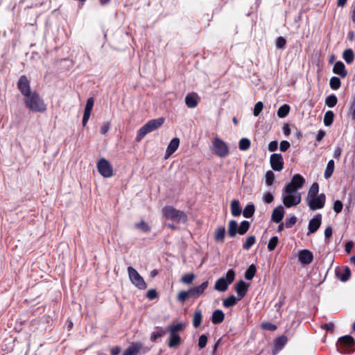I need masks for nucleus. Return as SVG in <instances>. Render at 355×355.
I'll return each mask as SVG.
<instances>
[{
	"label": "nucleus",
	"mask_w": 355,
	"mask_h": 355,
	"mask_svg": "<svg viewBox=\"0 0 355 355\" xmlns=\"http://www.w3.org/2000/svg\"><path fill=\"white\" fill-rule=\"evenodd\" d=\"M202 322V312L200 309H196L193 314V325L195 328L198 327Z\"/></svg>",
	"instance_id": "obj_35"
},
{
	"label": "nucleus",
	"mask_w": 355,
	"mask_h": 355,
	"mask_svg": "<svg viewBox=\"0 0 355 355\" xmlns=\"http://www.w3.org/2000/svg\"><path fill=\"white\" fill-rule=\"evenodd\" d=\"M164 216L169 220H173L176 223H185L187 221V214L178 209H176L173 206H165L162 209Z\"/></svg>",
	"instance_id": "obj_3"
},
{
	"label": "nucleus",
	"mask_w": 355,
	"mask_h": 355,
	"mask_svg": "<svg viewBox=\"0 0 355 355\" xmlns=\"http://www.w3.org/2000/svg\"><path fill=\"white\" fill-rule=\"evenodd\" d=\"M286 44V40L284 37L280 36L276 39L275 45L277 49H283Z\"/></svg>",
	"instance_id": "obj_53"
},
{
	"label": "nucleus",
	"mask_w": 355,
	"mask_h": 355,
	"mask_svg": "<svg viewBox=\"0 0 355 355\" xmlns=\"http://www.w3.org/2000/svg\"><path fill=\"white\" fill-rule=\"evenodd\" d=\"M351 275V271L349 267L345 266L343 271H336L337 277L343 282H347Z\"/></svg>",
	"instance_id": "obj_29"
},
{
	"label": "nucleus",
	"mask_w": 355,
	"mask_h": 355,
	"mask_svg": "<svg viewBox=\"0 0 355 355\" xmlns=\"http://www.w3.org/2000/svg\"><path fill=\"white\" fill-rule=\"evenodd\" d=\"M305 183V179L300 174H295L293 176L291 182L288 183L285 188V193L298 192L297 190L302 188Z\"/></svg>",
	"instance_id": "obj_6"
},
{
	"label": "nucleus",
	"mask_w": 355,
	"mask_h": 355,
	"mask_svg": "<svg viewBox=\"0 0 355 355\" xmlns=\"http://www.w3.org/2000/svg\"><path fill=\"white\" fill-rule=\"evenodd\" d=\"M209 282L207 281L202 282L200 286L193 287L189 290L191 297L197 298L204 293L205 289L208 287Z\"/></svg>",
	"instance_id": "obj_16"
},
{
	"label": "nucleus",
	"mask_w": 355,
	"mask_h": 355,
	"mask_svg": "<svg viewBox=\"0 0 355 355\" xmlns=\"http://www.w3.org/2000/svg\"><path fill=\"white\" fill-rule=\"evenodd\" d=\"M24 103L31 111L35 112L43 113L46 110V103L36 92L26 96Z\"/></svg>",
	"instance_id": "obj_1"
},
{
	"label": "nucleus",
	"mask_w": 355,
	"mask_h": 355,
	"mask_svg": "<svg viewBox=\"0 0 355 355\" xmlns=\"http://www.w3.org/2000/svg\"><path fill=\"white\" fill-rule=\"evenodd\" d=\"M291 146L290 143L288 141H282L280 143L279 149L282 152L286 151Z\"/></svg>",
	"instance_id": "obj_59"
},
{
	"label": "nucleus",
	"mask_w": 355,
	"mask_h": 355,
	"mask_svg": "<svg viewBox=\"0 0 355 355\" xmlns=\"http://www.w3.org/2000/svg\"><path fill=\"white\" fill-rule=\"evenodd\" d=\"M319 192V184L317 182H314L311 186L306 198H310L311 197L317 196Z\"/></svg>",
	"instance_id": "obj_37"
},
{
	"label": "nucleus",
	"mask_w": 355,
	"mask_h": 355,
	"mask_svg": "<svg viewBox=\"0 0 355 355\" xmlns=\"http://www.w3.org/2000/svg\"><path fill=\"white\" fill-rule=\"evenodd\" d=\"M297 222V218L295 216H291L285 220V227L286 228H291Z\"/></svg>",
	"instance_id": "obj_54"
},
{
	"label": "nucleus",
	"mask_w": 355,
	"mask_h": 355,
	"mask_svg": "<svg viewBox=\"0 0 355 355\" xmlns=\"http://www.w3.org/2000/svg\"><path fill=\"white\" fill-rule=\"evenodd\" d=\"M255 211V207L253 204H248L243 211V215L245 218H251Z\"/></svg>",
	"instance_id": "obj_32"
},
{
	"label": "nucleus",
	"mask_w": 355,
	"mask_h": 355,
	"mask_svg": "<svg viewBox=\"0 0 355 355\" xmlns=\"http://www.w3.org/2000/svg\"><path fill=\"white\" fill-rule=\"evenodd\" d=\"M256 238L254 236H250L246 239L245 242L243 245V248L244 250H249L251 247L255 243Z\"/></svg>",
	"instance_id": "obj_44"
},
{
	"label": "nucleus",
	"mask_w": 355,
	"mask_h": 355,
	"mask_svg": "<svg viewBox=\"0 0 355 355\" xmlns=\"http://www.w3.org/2000/svg\"><path fill=\"white\" fill-rule=\"evenodd\" d=\"M250 226V223L248 220H243L240 225H238V232L241 235L245 234L249 230Z\"/></svg>",
	"instance_id": "obj_40"
},
{
	"label": "nucleus",
	"mask_w": 355,
	"mask_h": 355,
	"mask_svg": "<svg viewBox=\"0 0 355 355\" xmlns=\"http://www.w3.org/2000/svg\"><path fill=\"white\" fill-rule=\"evenodd\" d=\"M313 259V253L309 250H302L299 252L298 260L304 265L310 264Z\"/></svg>",
	"instance_id": "obj_15"
},
{
	"label": "nucleus",
	"mask_w": 355,
	"mask_h": 355,
	"mask_svg": "<svg viewBox=\"0 0 355 355\" xmlns=\"http://www.w3.org/2000/svg\"><path fill=\"white\" fill-rule=\"evenodd\" d=\"M170 334L168 346L170 348L177 347L181 343V338L178 334L168 332Z\"/></svg>",
	"instance_id": "obj_23"
},
{
	"label": "nucleus",
	"mask_w": 355,
	"mask_h": 355,
	"mask_svg": "<svg viewBox=\"0 0 355 355\" xmlns=\"http://www.w3.org/2000/svg\"><path fill=\"white\" fill-rule=\"evenodd\" d=\"M17 88L24 96V98L33 92L31 89L30 80L26 76H21L17 82Z\"/></svg>",
	"instance_id": "obj_12"
},
{
	"label": "nucleus",
	"mask_w": 355,
	"mask_h": 355,
	"mask_svg": "<svg viewBox=\"0 0 355 355\" xmlns=\"http://www.w3.org/2000/svg\"><path fill=\"white\" fill-rule=\"evenodd\" d=\"M342 150L340 147H336L334 151V157L338 159L341 155Z\"/></svg>",
	"instance_id": "obj_63"
},
{
	"label": "nucleus",
	"mask_w": 355,
	"mask_h": 355,
	"mask_svg": "<svg viewBox=\"0 0 355 355\" xmlns=\"http://www.w3.org/2000/svg\"><path fill=\"white\" fill-rule=\"evenodd\" d=\"M184 328V324L182 322L178 323V324H172L169 325L167 328V331L168 332H173L175 334H178L179 331H181L183 330Z\"/></svg>",
	"instance_id": "obj_41"
},
{
	"label": "nucleus",
	"mask_w": 355,
	"mask_h": 355,
	"mask_svg": "<svg viewBox=\"0 0 355 355\" xmlns=\"http://www.w3.org/2000/svg\"><path fill=\"white\" fill-rule=\"evenodd\" d=\"M225 226L218 227L214 232V239L216 242L224 243L225 236Z\"/></svg>",
	"instance_id": "obj_26"
},
{
	"label": "nucleus",
	"mask_w": 355,
	"mask_h": 355,
	"mask_svg": "<svg viewBox=\"0 0 355 355\" xmlns=\"http://www.w3.org/2000/svg\"><path fill=\"white\" fill-rule=\"evenodd\" d=\"M265 177H266V184L268 185V186H271L273 184L274 180H275V174H274V173L272 171H268L266 173Z\"/></svg>",
	"instance_id": "obj_48"
},
{
	"label": "nucleus",
	"mask_w": 355,
	"mask_h": 355,
	"mask_svg": "<svg viewBox=\"0 0 355 355\" xmlns=\"http://www.w3.org/2000/svg\"><path fill=\"white\" fill-rule=\"evenodd\" d=\"M279 239L277 236H274L270 238L268 244V249L269 251H272L275 249L277 245Z\"/></svg>",
	"instance_id": "obj_46"
},
{
	"label": "nucleus",
	"mask_w": 355,
	"mask_h": 355,
	"mask_svg": "<svg viewBox=\"0 0 355 355\" xmlns=\"http://www.w3.org/2000/svg\"><path fill=\"white\" fill-rule=\"evenodd\" d=\"M90 115H91V113L84 112L83 121H82L83 126H85L86 124L87 123V121L89 119Z\"/></svg>",
	"instance_id": "obj_62"
},
{
	"label": "nucleus",
	"mask_w": 355,
	"mask_h": 355,
	"mask_svg": "<svg viewBox=\"0 0 355 355\" xmlns=\"http://www.w3.org/2000/svg\"><path fill=\"white\" fill-rule=\"evenodd\" d=\"M340 84H341V82H340V80L339 78H338L336 76H334V77L331 78L330 81H329V85L332 89H334V90L338 89L340 87Z\"/></svg>",
	"instance_id": "obj_45"
},
{
	"label": "nucleus",
	"mask_w": 355,
	"mask_h": 355,
	"mask_svg": "<svg viewBox=\"0 0 355 355\" xmlns=\"http://www.w3.org/2000/svg\"><path fill=\"white\" fill-rule=\"evenodd\" d=\"M306 202L311 210L315 211L322 209L325 205L326 196L324 193L319 196L306 198Z\"/></svg>",
	"instance_id": "obj_10"
},
{
	"label": "nucleus",
	"mask_w": 355,
	"mask_h": 355,
	"mask_svg": "<svg viewBox=\"0 0 355 355\" xmlns=\"http://www.w3.org/2000/svg\"><path fill=\"white\" fill-rule=\"evenodd\" d=\"M166 331L162 327H156V331H153L150 336V340L155 342L158 338L164 336Z\"/></svg>",
	"instance_id": "obj_34"
},
{
	"label": "nucleus",
	"mask_w": 355,
	"mask_h": 355,
	"mask_svg": "<svg viewBox=\"0 0 355 355\" xmlns=\"http://www.w3.org/2000/svg\"><path fill=\"white\" fill-rule=\"evenodd\" d=\"M189 297H191V294L189 293V290H188L187 291H180L178 295V300L180 302H184L187 299H188Z\"/></svg>",
	"instance_id": "obj_47"
},
{
	"label": "nucleus",
	"mask_w": 355,
	"mask_h": 355,
	"mask_svg": "<svg viewBox=\"0 0 355 355\" xmlns=\"http://www.w3.org/2000/svg\"><path fill=\"white\" fill-rule=\"evenodd\" d=\"M290 111V106L287 104L282 105L277 110V116L279 118L286 117Z\"/></svg>",
	"instance_id": "obj_39"
},
{
	"label": "nucleus",
	"mask_w": 355,
	"mask_h": 355,
	"mask_svg": "<svg viewBox=\"0 0 355 355\" xmlns=\"http://www.w3.org/2000/svg\"><path fill=\"white\" fill-rule=\"evenodd\" d=\"M185 103L189 108H194L198 105L197 94L196 93L189 94L185 97Z\"/></svg>",
	"instance_id": "obj_27"
},
{
	"label": "nucleus",
	"mask_w": 355,
	"mask_h": 355,
	"mask_svg": "<svg viewBox=\"0 0 355 355\" xmlns=\"http://www.w3.org/2000/svg\"><path fill=\"white\" fill-rule=\"evenodd\" d=\"M338 102V98L334 94L328 96L325 99V105L329 107H334Z\"/></svg>",
	"instance_id": "obj_42"
},
{
	"label": "nucleus",
	"mask_w": 355,
	"mask_h": 355,
	"mask_svg": "<svg viewBox=\"0 0 355 355\" xmlns=\"http://www.w3.org/2000/svg\"><path fill=\"white\" fill-rule=\"evenodd\" d=\"M322 223V215L320 214H316L312 219L310 220L308 225L307 235L315 233L320 227Z\"/></svg>",
	"instance_id": "obj_14"
},
{
	"label": "nucleus",
	"mask_w": 355,
	"mask_h": 355,
	"mask_svg": "<svg viewBox=\"0 0 355 355\" xmlns=\"http://www.w3.org/2000/svg\"><path fill=\"white\" fill-rule=\"evenodd\" d=\"M227 234L230 238L236 236L238 232V223L235 220H231L229 221L227 227Z\"/></svg>",
	"instance_id": "obj_28"
},
{
	"label": "nucleus",
	"mask_w": 355,
	"mask_h": 355,
	"mask_svg": "<svg viewBox=\"0 0 355 355\" xmlns=\"http://www.w3.org/2000/svg\"><path fill=\"white\" fill-rule=\"evenodd\" d=\"M278 143L277 141H270L268 144V150L270 152H274L277 149Z\"/></svg>",
	"instance_id": "obj_61"
},
{
	"label": "nucleus",
	"mask_w": 355,
	"mask_h": 355,
	"mask_svg": "<svg viewBox=\"0 0 355 355\" xmlns=\"http://www.w3.org/2000/svg\"><path fill=\"white\" fill-rule=\"evenodd\" d=\"M334 119V112L331 111V110H328L324 114V124L326 126H330L333 123Z\"/></svg>",
	"instance_id": "obj_38"
},
{
	"label": "nucleus",
	"mask_w": 355,
	"mask_h": 355,
	"mask_svg": "<svg viewBox=\"0 0 355 355\" xmlns=\"http://www.w3.org/2000/svg\"><path fill=\"white\" fill-rule=\"evenodd\" d=\"M238 301L239 298L237 299L234 295H232L223 300V305L225 308H230L234 306Z\"/></svg>",
	"instance_id": "obj_31"
},
{
	"label": "nucleus",
	"mask_w": 355,
	"mask_h": 355,
	"mask_svg": "<svg viewBox=\"0 0 355 355\" xmlns=\"http://www.w3.org/2000/svg\"><path fill=\"white\" fill-rule=\"evenodd\" d=\"M235 278V272L232 269H230L225 277L219 278L215 283L214 288L220 292H224L230 284H231Z\"/></svg>",
	"instance_id": "obj_5"
},
{
	"label": "nucleus",
	"mask_w": 355,
	"mask_h": 355,
	"mask_svg": "<svg viewBox=\"0 0 355 355\" xmlns=\"http://www.w3.org/2000/svg\"><path fill=\"white\" fill-rule=\"evenodd\" d=\"M343 207V202L340 200H336L334 203V210L336 213H340Z\"/></svg>",
	"instance_id": "obj_57"
},
{
	"label": "nucleus",
	"mask_w": 355,
	"mask_h": 355,
	"mask_svg": "<svg viewBox=\"0 0 355 355\" xmlns=\"http://www.w3.org/2000/svg\"><path fill=\"white\" fill-rule=\"evenodd\" d=\"M97 168L99 173L104 178H110L113 175V168L105 159L101 158L97 162Z\"/></svg>",
	"instance_id": "obj_11"
},
{
	"label": "nucleus",
	"mask_w": 355,
	"mask_h": 355,
	"mask_svg": "<svg viewBox=\"0 0 355 355\" xmlns=\"http://www.w3.org/2000/svg\"><path fill=\"white\" fill-rule=\"evenodd\" d=\"M336 346L341 354H351L354 352L355 340L349 335L343 336L338 338Z\"/></svg>",
	"instance_id": "obj_4"
},
{
	"label": "nucleus",
	"mask_w": 355,
	"mask_h": 355,
	"mask_svg": "<svg viewBox=\"0 0 355 355\" xmlns=\"http://www.w3.org/2000/svg\"><path fill=\"white\" fill-rule=\"evenodd\" d=\"M263 110V103L261 101L257 102L254 107L253 114L255 116H257L259 115L261 112Z\"/></svg>",
	"instance_id": "obj_56"
},
{
	"label": "nucleus",
	"mask_w": 355,
	"mask_h": 355,
	"mask_svg": "<svg viewBox=\"0 0 355 355\" xmlns=\"http://www.w3.org/2000/svg\"><path fill=\"white\" fill-rule=\"evenodd\" d=\"M164 122V119L162 117L148 121L144 125H143L137 131L136 141H140L147 134L161 127L163 125Z\"/></svg>",
	"instance_id": "obj_2"
},
{
	"label": "nucleus",
	"mask_w": 355,
	"mask_h": 355,
	"mask_svg": "<svg viewBox=\"0 0 355 355\" xmlns=\"http://www.w3.org/2000/svg\"><path fill=\"white\" fill-rule=\"evenodd\" d=\"M135 226L137 229L141 230L144 232H148L150 231V226L144 220H141V222L136 223Z\"/></svg>",
	"instance_id": "obj_49"
},
{
	"label": "nucleus",
	"mask_w": 355,
	"mask_h": 355,
	"mask_svg": "<svg viewBox=\"0 0 355 355\" xmlns=\"http://www.w3.org/2000/svg\"><path fill=\"white\" fill-rule=\"evenodd\" d=\"M195 276L193 273H188L182 277L181 282L186 284H190L193 282Z\"/></svg>",
	"instance_id": "obj_50"
},
{
	"label": "nucleus",
	"mask_w": 355,
	"mask_h": 355,
	"mask_svg": "<svg viewBox=\"0 0 355 355\" xmlns=\"http://www.w3.org/2000/svg\"><path fill=\"white\" fill-rule=\"evenodd\" d=\"M284 209L282 205H279L274 209L272 213L271 219L276 223H279L282 220L284 216Z\"/></svg>",
	"instance_id": "obj_19"
},
{
	"label": "nucleus",
	"mask_w": 355,
	"mask_h": 355,
	"mask_svg": "<svg viewBox=\"0 0 355 355\" xmlns=\"http://www.w3.org/2000/svg\"><path fill=\"white\" fill-rule=\"evenodd\" d=\"M128 272L130 280L136 287H137L139 289L146 288V283L144 280L143 277L133 267L129 266L128 268Z\"/></svg>",
	"instance_id": "obj_9"
},
{
	"label": "nucleus",
	"mask_w": 355,
	"mask_h": 355,
	"mask_svg": "<svg viewBox=\"0 0 355 355\" xmlns=\"http://www.w3.org/2000/svg\"><path fill=\"white\" fill-rule=\"evenodd\" d=\"M271 168L275 171H280L284 168V158L280 153H273L270 157Z\"/></svg>",
	"instance_id": "obj_13"
},
{
	"label": "nucleus",
	"mask_w": 355,
	"mask_h": 355,
	"mask_svg": "<svg viewBox=\"0 0 355 355\" xmlns=\"http://www.w3.org/2000/svg\"><path fill=\"white\" fill-rule=\"evenodd\" d=\"M261 327L264 330L275 331L277 329V326L271 322H265L261 323Z\"/></svg>",
	"instance_id": "obj_51"
},
{
	"label": "nucleus",
	"mask_w": 355,
	"mask_h": 355,
	"mask_svg": "<svg viewBox=\"0 0 355 355\" xmlns=\"http://www.w3.org/2000/svg\"><path fill=\"white\" fill-rule=\"evenodd\" d=\"M213 150L216 155L219 157H226L229 153L227 144L218 137H215L212 142Z\"/></svg>",
	"instance_id": "obj_8"
},
{
	"label": "nucleus",
	"mask_w": 355,
	"mask_h": 355,
	"mask_svg": "<svg viewBox=\"0 0 355 355\" xmlns=\"http://www.w3.org/2000/svg\"><path fill=\"white\" fill-rule=\"evenodd\" d=\"M231 214L234 217L239 216L242 213L241 207L238 200H233L230 203Z\"/></svg>",
	"instance_id": "obj_24"
},
{
	"label": "nucleus",
	"mask_w": 355,
	"mask_h": 355,
	"mask_svg": "<svg viewBox=\"0 0 355 355\" xmlns=\"http://www.w3.org/2000/svg\"><path fill=\"white\" fill-rule=\"evenodd\" d=\"M250 141L248 138H242L239 141V147L241 150H247L250 147Z\"/></svg>",
	"instance_id": "obj_43"
},
{
	"label": "nucleus",
	"mask_w": 355,
	"mask_h": 355,
	"mask_svg": "<svg viewBox=\"0 0 355 355\" xmlns=\"http://www.w3.org/2000/svg\"><path fill=\"white\" fill-rule=\"evenodd\" d=\"M248 285L243 280L239 281L235 285V291L238 295L239 300L245 297L248 291Z\"/></svg>",
	"instance_id": "obj_17"
},
{
	"label": "nucleus",
	"mask_w": 355,
	"mask_h": 355,
	"mask_svg": "<svg viewBox=\"0 0 355 355\" xmlns=\"http://www.w3.org/2000/svg\"><path fill=\"white\" fill-rule=\"evenodd\" d=\"M350 111L352 112L353 119H355V97L354 98V100L352 103Z\"/></svg>",
	"instance_id": "obj_64"
},
{
	"label": "nucleus",
	"mask_w": 355,
	"mask_h": 355,
	"mask_svg": "<svg viewBox=\"0 0 355 355\" xmlns=\"http://www.w3.org/2000/svg\"><path fill=\"white\" fill-rule=\"evenodd\" d=\"M257 272V268L254 264H251L245 272V278L247 280H252Z\"/></svg>",
	"instance_id": "obj_33"
},
{
	"label": "nucleus",
	"mask_w": 355,
	"mask_h": 355,
	"mask_svg": "<svg viewBox=\"0 0 355 355\" xmlns=\"http://www.w3.org/2000/svg\"><path fill=\"white\" fill-rule=\"evenodd\" d=\"M142 347H143V345L140 342L132 343L123 352L122 355H137V353L141 349Z\"/></svg>",
	"instance_id": "obj_21"
},
{
	"label": "nucleus",
	"mask_w": 355,
	"mask_h": 355,
	"mask_svg": "<svg viewBox=\"0 0 355 355\" xmlns=\"http://www.w3.org/2000/svg\"><path fill=\"white\" fill-rule=\"evenodd\" d=\"M94 98L92 97L89 98L87 101L84 112L91 113L92 111L93 107H94Z\"/></svg>",
	"instance_id": "obj_52"
},
{
	"label": "nucleus",
	"mask_w": 355,
	"mask_h": 355,
	"mask_svg": "<svg viewBox=\"0 0 355 355\" xmlns=\"http://www.w3.org/2000/svg\"><path fill=\"white\" fill-rule=\"evenodd\" d=\"M282 202L286 207H291L299 205L302 200V196L300 192L285 193H282Z\"/></svg>",
	"instance_id": "obj_7"
},
{
	"label": "nucleus",
	"mask_w": 355,
	"mask_h": 355,
	"mask_svg": "<svg viewBox=\"0 0 355 355\" xmlns=\"http://www.w3.org/2000/svg\"><path fill=\"white\" fill-rule=\"evenodd\" d=\"M333 72L339 75L342 78H345L347 75V71L345 69V66L341 61H338L335 63L333 68Z\"/></svg>",
	"instance_id": "obj_22"
},
{
	"label": "nucleus",
	"mask_w": 355,
	"mask_h": 355,
	"mask_svg": "<svg viewBox=\"0 0 355 355\" xmlns=\"http://www.w3.org/2000/svg\"><path fill=\"white\" fill-rule=\"evenodd\" d=\"M263 200L266 203H271L274 200V196L270 192L265 193L263 196Z\"/></svg>",
	"instance_id": "obj_58"
},
{
	"label": "nucleus",
	"mask_w": 355,
	"mask_h": 355,
	"mask_svg": "<svg viewBox=\"0 0 355 355\" xmlns=\"http://www.w3.org/2000/svg\"><path fill=\"white\" fill-rule=\"evenodd\" d=\"M179 145H180V139L178 137L173 138L170 141V143L168 144V145L167 146V148L166 150V154H165V157L168 158L173 153H174L178 148Z\"/></svg>",
	"instance_id": "obj_20"
},
{
	"label": "nucleus",
	"mask_w": 355,
	"mask_h": 355,
	"mask_svg": "<svg viewBox=\"0 0 355 355\" xmlns=\"http://www.w3.org/2000/svg\"><path fill=\"white\" fill-rule=\"evenodd\" d=\"M146 296L150 300L155 299L157 296V291L155 289L148 290Z\"/></svg>",
	"instance_id": "obj_60"
},
{
	"label": "nucleus",
	"mask_w": 355,
	"mask_h": 355,
	"mask_svg": "<svg viewBox=\"0 0 355 355\" xmlns=\"http://www.w3.org/2000/svg\"><path fill=\"white\" fill-rule=\"evenodd\" d=\"M287 341V337L285 336H282L277 338L274 340V348L272 350L273 355L277 354L279 351H281L283 349V347L286 345Z\"/></svg>",
	"instance_id": "obj_18"
},
{
	"label": "nucleus",
	"mask_w": 355,
	"mask_h": 355,
	"mask_svg": "<svg viewBox=\"0 0 355 355\" xmlns=\"http://www.w3.org/2000/svg\"><path fill=\"white\" fill-rule=\"evenodd\" d=\"M207 343V336L202 334L199 337L198 339V347L200 349H203L205 347Z\"/></svg>",
	"instance_id": "obj_55"
},
{
	"label": "nucleus",
	"mask_w": 355,
	"mask_h": 355,
	"mask_svg": "<svg viewBox=\"0 0 355 355\" xmlns=\"http://www.w3.org/2000/svg\"><path fill=\"white\" fill-rule=\"evenodd\" d=\"M334 171V161L331 159L328 162L326 169L324 171V177L325 179H329L331 177Z\"/></svg>",
	"instance_id": "obj_30"
},
{
	"label": "nucleus",
	"mask_w": 355,
	"mask_h": 355,
	"mask_svg": "<svg viewBox=\"0 0 355 355\" xmlns=\"http://www.w3.org/2000/svg\"><path fill=\"white\" fill-rule=\"evenodd\" d=\"M343 58L347 64H351L354 60V54L351 49L344 51Z\"/></svg>",
	"instance_id": "obj_36"
},
{
	"label": "nucleus",
	"mask_w": 355,
	"mask_h": 355,
	"mask_svg": "<svg viewBox=\"0 0 355 355\" xmlns=\"http://www.w3.org/2000/svg\"><path fill=\"white\" fill-rule=\"evenodd\" d=\"M225 314L222 310H215L211 315V322L214 324H218L223 322Z\"/></svg>",
	"instance_id": "obj_25"
}]
</instances>
